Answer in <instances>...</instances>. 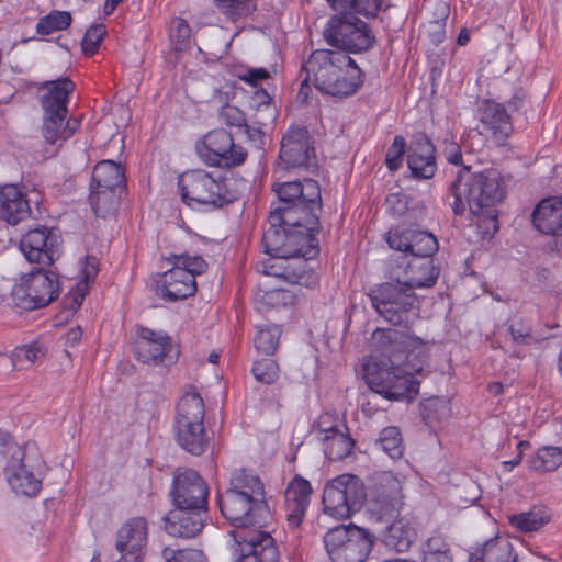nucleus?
<instances>
[{"instance_id":"48","label":"nucleus","mask_w":562,"mask_h":562,"mask_svg":"<svg viewBox=\"0 0 562 562\" xmlns=\"http://www.w3.org/2000/svg\"><path fill=\"white\" fill-rule=\"evenodd\" d=\"M167 261L171 265L184 267L191 273L193 280H195L196 276L207 270V262L201 256H190L188 254L171 255L167 258Z\"/></svg>"},{"instance_id":"35","label":"nucleus","mask_w":562,"mask_h":562,"mask_svg":"<svg viewBox=\"0 0 562 562\" xmlns=\"http://www.w3.org/2000/svg\"><path fill=\"white\" fill-rule=\"evenodd\" d=\"M123 192L121 190L90 187L89 202L94 214L99 217H106L120 204Z\"/></svg>"},{"instance_id":"17","label":"nucleus","mask_w":562,"mask_h":562,"mask_svg":"<svg viewBox=\"0 0 562 562\" xmlns=\"http://www.w3.org/2000/svg\"><path fill=\"white\" fill-rule=\"evenodd\" d=\"M196 153L207 166L226 168L241 165L247 157L244 147L236 145L232 134L224 128L204 135L196 144Z\"/></svg>"},{"instance_id":"26","label":"nucleus","mask_w":562,"mask_h":562,"mask_svg":"<svg viewBox=\"0 0 562 562\" xmlns=\"http://www.w3.org/2000/svg\"><path fill=\"white\" fill-rule=\"evenodd\" d=\"M481 123L484 132L497 146L507 145L513 133V123L504 104L486 100L481 109Z\"/></svg>"},{"instance_id":"2","label":"nucleus","mask_w":562,"mask_h":562,"mask_svg":"<svg viewBox=\"0 0 562 562\" xmlns=\"http://www.w3.org/2000/svg\"><path fill=\"white\" fill-rule=\"evenodd\" d=\"M370 344L382 359L363 368L369 389L390 401H413L419 391V381L414 373L423 371L429 356L428 342L395 328H376Z\"/></svg>"},{"instance_id":"37","label":"nucleus","mask_w":562,"mask_h":562,"mask_svg":"<svg viewBox=\"0 0 562 562\" xmlns=\"http://www.w3.org/2000/svg\"><path fill=\"white\" fill-rule=\"evenodd\" d=\"M419 407L423 422L431 428L447 420L451 412L449 402L445 397L439 396L424 400Z\"/></svg>"},{"instance_id":"45","label":"nucleus","mask_w":562,"mask_h":562,"mask_svg":"<svg viewBox=\"0 0 562 562\" xmlns=\"http://www.w3.org/2000/svg\"><path fill=\"white\" fill-rule=\"evenodd\" d=\"M214 3L223 14L233 21L249 15L256 9L254 0H214Z\"/></svg>"},{"instance_id":"7","label":"nucleus","mask_w":562,"mask_h":562,"mask_svg":"<svg viewBox=\"0 0 562 562\" xmlns=\"http://www.w3.org/2000/svg\"><path fill=\"white\" fill-rule=\"evenodd\" d=\"M272 191L277 202L271 204L270 221L273 223L304 221L311 227H321L322 194L319 183L311 178L274 182Z\"/></svg>"},{"instance_id":"47","label":"nucleus","mask_w":562,"mask_h":562,"mask_svg":"<svg viewBox=\"0 0 562 562\" xmlns=\"http://www.w3.org/2000/svg\"><path fill=\"white\" fill-rule=\"evenodd\" d=\"M164 562H207L202 550L199 549H173L166 547L161 551Z\"/></svg>"},{"instance_id":"60","label":"nucleus","mask_w":562,"mask_h":562,"mask_svg":"<svg viewBox=\"0 0 562 562\" xmlns=\"http://www.w3.org/2000/svg\"><path fill=\"white\" fill-rule=\"evenodd\" d=\"M80 272L81 279L78 282H85L89 288V283L93 282L99 273V259L95 256H86Z\"/></svg>"},{"instance_id":"52","label":"nucleus","mask_w":562,"mask_h":562,"mask_svg":"<svg viewBox=\"0 0 562 562\" xmlns=\"http://www.w3.org/2000/svg\"><path fill=\"white\" fill-rule=\"evenodd\" d=\"M106 35V27L104 24H94L90 26L81 41V48L85 55L92 56L97 53L100 43Z\"/></svg>"},{"instance_id":"24","label":"nucleus","mask_w":562,"mask_h":562,"mask_svg":"<svg viewBox=\"0 0 562 562\" xmlns=\"http://www.w3.org/2000/svg\"><path fill=\"white\" fill-rule=\"evenodd\" d=\"M401 483L392 475H384L375 485L369 502V512L379 520L398 515L402 506Z\"/></svg>"},{"instance_id":"43","label":"nucleus","mask_w":562,"mask_h":562,"mask_svg":"<svg viewBox=\"0 0 562 562\" xmlns=\"http://www.w3.org/2000/svg\"><path fill=\"white\" fill-rule=\"evenodd\" d=\"M281 334L282 329L278 325L259 328L254 340L256 349L266 356H272L278 348Z\"/></svg>"},{"instance_id":"33","label":"nucleus","mask_w":562,"mask_h":562,"mask_svg":"<svg viewBox=\"0 0 562 562\" xmlns=\"http://www.w3.org/2000/svg\"><path fill=\"white\" fill-rule=\"evenodd\" d=\"M90 187L125 191L124 168L113 160L99 161L93 168Z\"/></svg>"},{"instance_id":"56","label":"nucleus","mask_w":562,"mask_h":562,"mask_svg":"<svg viewBox=\"0 0 562 562\" xmlns=\"http://www.w3.org/2000/svg\"><path fill=\"white\" fill-rule=\"evenodd\" d=\"M220 117L228 126H236L241 128L246 126V114L237 106L226 103L220 111Z\"/></svg>"},{"instance_id":"54","label":"nucleus","mask_w":562,"mask_h":562,"mask_svg":"<svg viewBox=\"0 0 562 562\" xmlns=\"http://www.w3.org/2000/svg\"><path fill=\"white\" fill-rule=\"evenodd\" d=\"M442 155L447 162L453 166H467L463 160L462 147L453 135H447L442 142Z\"/></svg>"},{"instance_id":"44","label":"nucleus","mask_w":562,"mask_h":562,"mask_svg":"<svg viewBox=\"0 0 562 562\" xmlns=\"http://www.w3.org/2000/svg\"><path fill=\"white\" fill-rule=\"evenodd\" d=\"M507 331L514 344L522 346L533 345L548 338L535 336L530 324L522 318L513 319L508 325Z\"/></svg>"},{"instance_id":"36","label":"nucleus","mask_w":562,"mask_h":562,"mask_svg":"<svg viewBox=\"0 0 562 562\" xmlns=\"http://www.w3.org/2000/svg\"><path fill=\"white\" fill-rule=\"evenodd\" d=\"M471 562H517V554L508 540L496 538L488 540Z\"/></svg>"},{"instance_id":"19","label":"nucleus","mask_w":562,"mask_h":562,"mask_svg":"<svg viewBox=\"0 0 562 562\" xmlns=\"http://www.w3.org/2000/svg\"><path fill=\"white\" fill-rule=\"evenodd\" d=\"M385 239L390 248L403 252L400 257L414 261L432 258L439 249L437 238L427 231L397 226L387 232Z\"/></svg>"},{"instance_id":"25","label":"nucleus","mask_w":562,"mask_h":562,"mask_svg":"<svg viewBox=\"0 0 562 562\" xmlns=\"http://www.w3.org/2000/svg\"><path fill=\"white\" fill-rule=\"evenodd\" d=\"M209 510L173 507L165 516V530L177 538L192 539L199 536L206 525Z\"/></svg>"},{"instance_id":"31","label":"nucleus","mask_w":562,"mask_h":562,"mask_svg":"<svg viewBox=\"0 0 562 562\" xmlns=\"http://www.w3.org/2000/svg\"><path fill=\"white\" fill-rule=\"evenodd\" d=\"M177 443L192 456L203 454L210 443L204 422L173 425Z\"/></svg>"},{"instance_id":"29","label":"nucleus","mask_w":562,"mask_h":562,"mask_svg":"<svg viewBox=\"0 0 562 562\" xmlns=\"http://www.w3.org/2000/svg\"><path fill=\"white\" fill-rule=\"evenodd\" d=\"M324 417L318 422V429L322 432H325L324 437V452L325 456L330 461H340L345 458L349 457L355 447V440L348 434V427L346 424H342V428L340 429L338 425H333L329 427L325 425Z\"/></svg>"},{"instance_id":"1","label":"nucleus","mask_w":562,"mask_h":562,"mask_svg":"<svg viewBox=\"0 0 562 562\" xmlns=\"http://www.w3.org/2000/svg\"><path fill=\"white\" fill-rule=\"evenodd\" d=\"M217 504L223 517L236 527L232 559L234 562H279L276 540L268 531L260 530L271 519L260 479L245 469L235 470L229 487L217 493Z\"/></svg>"},{"instance_id":"53","label":"nucleus","mask_w":562,"mask_h":562,"mask_svg":"<svg viewBox=\"0 0 562 562\" xmlns=\"http://www.w3.org/2000/svg\"><path fill=\"white\" fill-rule=\"evenodd\" d=\"M88 293V286L85 282H77L76 285L63 299L64 310L74 315L82 305Z\"/></svg>"},{"instance_id":"8","label":"nucleus","mask_w":562,"mask_h":562,"mask_svg":"<svg viewBox=\"0 0 562 562\" xmlns=\"http://www.w3.org/2000/svg\"><path fill=\"white\" fill-rule=\"evenodd\" d=\"M76 89L69 77L41 82L38 102L43 111V135L47 143L70 138L80 127L77 117L69 116L70 95Z\"/></svg>"},{"instance_id":"21","label":"nucleus","mask_w":562,"mask_h":562,"mask_svg":"<svg viewBox=\"0 0 562 562\" xmlns=\"http://www.w3.org/2000/svg\"><path fill=\"white\" fill-rule=\"evenodd\" d=\"M156 295L167 302H177L195 294L196 281L184 267L172 265L170 269L153 279Z\"/></svg>"},{"instance_id":"61","label":"nucleus","mask_w":562,"mask_h":562,"mask_svg":"<svg viewBox=\"0 0 562 562\" xmlns=\"http://www.w3.org/2000/svg\"><path fill=\"white\" fill-rule=\"evenodd\" d=\"M386 201L392 205L393 213L398 216H405L409 205L414 203V200L406 194H391Z\"/></svg>"},{"instance_id":"20","label":"nucleus","mask_w":562,"mask_h":562,"mask_svg":"<svg viewBox=\"0 0 562 562\" xmlns=\"http://www.w3.org/2000/svg\"><path fill=\"white\" fill-rule=\"evenodd\" d=\"M61 238L57 229L37 226L20 239V250L31 263L50 266L60 256Z\"/></svg>"},{"instance_id":"11","label":"nucleus","mask_w":562,"mask_h":562,"mask_svg":"<svg viewBox=\"0 0 562 562\" xmlns=\"http://www.w3.org/2000/svg\"><path fill=\"white\" fill-rule=\"evenodd\" d=\"M367 498L363 481L351 473L329 480L323 490L324 513L336 519H347L359 512Z\"/></svg>"},{"instance_id":"49","label":"nucleus","mask_w":562,"mask_h":562,"mask_svg":"<svg viewBox=\"0 0 562 562\" xmlns=\"http://www.w3.org/2000/svg\"><path fill=\"white\" fill-rule=\"evenodd\" d=\"M297 293L293 290L277 288L267 291L263 295V303L272 308L293 306L296 303Z\"/></svg>"},{"instance_id":"9","label":"nucleus","mask_w":562,"mask_h":562,"mask_svg":"<svg viewBox=\"0 0 562 562\" xmlns=\"http://www.w3.org/2000/svg\"><path fill=\"white\" fill-rule=\"evenodd\" d=\"M8 432L0 431V442L5 447L8 456L4 468L7 481L16 494L33 497L42 487V475L46 464L36 442L29 441L23 446L11 442Z\"/></svg>"},{"instance_id":"14","label":"nucleus","mask_w":562,"mask_h":562,"mask_svg":"<svg viewBox=\"0 0 562 562\" xmlns=\"http://www.w3.org/2000/svg\"><path fill=\"white\" fill-rule=\"evenodd\" d=\"M60 293L59 276L43 268H34L26 278L12 289L16 307L34 311L54 302Z\"/></svg>"},{"instance_id":"27","label":"nucleus","mask_w":562,"mask_h":562,"mask_svg":"<svg viewBox=\"0 0 562 562\" xmlns=\"http://www.w3.org/2000/svg\"><path fill=\"white\" fill-rule=\"evenodd\" d=\"M148 544V522L145 517L126 520L116 532L115 549L132 550L146 555Z\"/></svg>"},{"instance_id":"32","label":"nucleus","mask_w":562,"mask_h":562,"mask_svg":"<svg viewBox=\"0 0 562 562\" xmlns=\"http://www.w3.org/2000/svg\"><path fill=\"white\" fill-rule=\"evenodd\" d=\"M205 416V405L201 394L193 385H188L176 405L173 425L202 423Z\"/></svg>"},{"instance_id":"5","label":"nucleus","mask_w":562,"mask_h":562,"mask_svg":"<svg viewBox=\"0 0 562 562\" xmlns=\"http://www.w3.org/2000/svg\"><path fill=\"white\" fill-rule=\"evenodd\" d=\"M448 192L453 196L450 205L456 215H463L469 209L473 215L485 217L494 231L498 228L496 205L507 193L506 182L498 170L490 168L471 171V166H463L450 183Z\"/></svg>"},{"instance_id":"50","label":"nucleus","mask_w":562,"mask_h":562,"mask_svg":"<svg viewBox=\"0 0 562 562\" xmlns=\"http://www.w3.org/2000/svg\"><path fill=\"white\" fill-rule=\"evenodd\" d=\"M191 35L189 23L182 18H175L170 26V42L176 52H182L187 48Z\"/></svg>"},{"instance_id":"18","label":"nucleus","mask_w":562,"mask_h":562,"mask_svg":"<svg viewBox=\"0 0 562 562\" xmlns=\"http://www.w3.org/2000/svg\"><path fill=\"white\" fill-rule=\"evenodd\" d=\"M169 496L173 507L209 510V485L195 470L178 469Z\"/></svg>"},{"instance_id":"42","label":"nucleus","mask_w":562,"mask_h":562,"mask_svg":"<svg viewBox=\"0 0 562 562\" xmlns=\"http://www.w3.org/2000/svg\"><path fill=\"white\" fill-rule=\"evenodd\" d=\"M71 21L70 12L55 10L38 20L36 32L41 35H48L53 32L64 31L69 27Z\"/></svg>"},{"instance_id":"16","label":"nucleus","mask_w":562,"mask_h":562,"mask_svg":"<svg viewBox=\"0 0 562 562\" xmlns=\"http://www.w3.org/2000/svg\"><path fill=\"white\" fill-rule=\"evenodd\" d=\"M135 336L134 355L143 364L169 368L178 361L179 348L165 330L136 325Z\"/></svg>"},{"instance_id":"4","label":"nucleus","mask_w":562,"mask_h":562,"mask_svg":"<svg viewBox=\"0 0 562 562\" xmlns=\"http://www.w3.org/2000/svg\"><path fill=\"white\" fill-rule=\"evenodd\" d=\"M426 271L425 277L409 274L401 280V274L392 271L396 282H383L370 290L368 296L379 316L397 329L401 334L414 335L415 323L420 318V302L415 294L416 288H430L438 279V271L426 262L420 267Z\"/></svg>"},{"instance_id":"51","label":"nucleus","mask_w":562,"mask_h":562,"mask_svg":"<svg viewBox=\"0 0 562 562\" xmlns=\"http://www.w3.org/2000/svg\"><path fill=\"white\" fill-rule=\"evenodd\" d=\"M407 143L404 136L396 135L385 155V165L390 171H396L403 164L404 155H407Z\"/></svg>"},{"instance_id":"62","label":"nucleus","mask_w":562,"mask_h":562,"mask_svg":"<svg viewBox=\"0 0 562 562\" xmlns=\"http://www.w3.org/2000/svg\"><path fill=\"white\" fill-rule=\"evenodd\" d=\"M269 77H270V74L266 68H249L246 71H244L243 74L238 75V78L241 81H244L255 88L258 86V83L260 81L266 80Z\"/></svg>"},{"instance_id":"57","label":"nucleus","mask_w":562,"mask_h":562,"mask_svg":"<svg viewBox=\"0 0 562 562\" xmlns=\"http://www.w3.org/2000/svg\"><path fill=\"white\" fill-rule=\"evenodd\" d=\"M244 133L246 134L247 140L254 148L258 150H263L266 146V133L263 132V127L260 125H255L254 123H247L246 126L241 127Z\"/></svg>"},{"instance_id":"41","label":"nucleus","mask_w":562,"mask_h":562,"mask_svg":"<svg viewBox=\"0 0 562 562\" xmlns=\"http://www.w3.org/2000/svg\"><path fill=\"white\" fill-rule=\"evenodd\" d=\"M509 525L521 532H532L539 530L547 522L549 517L541 510H530L515 514L508 517Z\"/></svg>"},{"instance_id":"55","label":"nucleus","mask_w":562,"mask_h":562,"mask_svg":"<svg viewBox=\"0 0 562 562\" xmlns=\"http://www.w3.org/2000/svg\"><path fill=\"white\" fill-rule=\"evenodd\" d=\"M397 268H403V280H406L409 274L415 273L419 277H425L426 271L422 269L420 267L424 266V263L429 262L438 272L439 270L432 265V259H420V261H414L413 259H407V257H398L396 260Z\"/></svg>"},{"instance_id":"64","label":"nucleus","mask_w":562,"mask_h":562,"mask_svg":"<svg viewBox=\"0 0 562 562\" xmlns=\"http://www.w3.org/2000/svg\"><path fill=\"white\" fill-rule=\"evenodd\" d=\"M338 14L352 15L356 0H326Z\"/></svg>"},{"instance_id":"59","label":"nucleus","mask_w":562,"mask_h":562,"mask_svg":"<svg viewBox=\"0 0 562 562\" xmlns=\"http://www.w3.org/2000/svg\"><path fill=\"white\" fill-rule=\"evenodd\" d=\"M383 0H356L352 15L361 14L368 19L375 18L382 8Z\"/></svg>"},{"instance_id":"30","label":"nucleus","mask_w":562,"mask_h":562,"mask_svg":"<svg viewBox=\"0 0 562 562\" xmlns=\"http://www.w3.org/2000/svg\"><path fill=\"white\" fill-rule=\"evenodd\" d=\"M29 202L14 184L0 186V217L10 225H16L30 215Z\"/></svg>"},{"instance_id":"46","label":"nucleus","mask_w":562,"mask_h":562,"mask_svg":"<svg viewBox=\"0 0 562 562\" xmlns=\"http://www.w3.org/2000/svg\"><path fill=\"white\" fill-rule=\"evenodd\" d=\"M251 372L254 378L262 384H273L279 379V364L271 358L254 361Z\"/></svg>"},{"instance_id":"12","label":"nucleus","mask_w":562,"mask_h":562,"mask_svg":"<svg viewBox=\"0 0 562 562\" xmlns=\"http://www.w3.org/2000/svg\"><path fill=\"white\" fill-rule=\"evenodd\" d=\"M323 35L328 45L347 55L368 52L376 42L370 25L356 15H333Z\"/></svg>"},{"instance_id":"22","label":"nucleus","mask_w":562,"mask_h":562,"mask_svg":"<svg viewBox=\"0 0 562 562\" xmlns=\"http://www.w3.org/2000/svg\"><path fill=\"white\" fill-rule=\"evenodd\" d=\"M436 146L425 132L412 135L406 162L414 179L429 180L437 171Z\"/></svg>"},{"instance_id":"38","label":"nucleus","mask_w":562,"mask_h":562,"mask_svg":"<svg viewBox=\"0 0 562 562\" xmlns=\"http://www.w3.org/2000/svg\"><path fill=\"white\" fill-rule=\"evenodd\" d=\"M375 446L392 460L401 459L405 450L402 432L396 426L383 428L375 440Z\"/></svg>"},{"instance_id":"15","label":"nucleus","mask_w":562,"mask_h":562,"mask_svg":"<svg viewBox=\"0 0 562 562\" xmlns=\"http://www.w3.org/2000/svg\"><path fill=\"white\" fill-rule=\"evenodd\" d=\"M279 165L282 169H303L314 172L317 156L313 137L305 125H290L280 142Z\"/></svg>"},{"instance_id":"6","label":"nucleus","mask_w":562,"mask_h":562,"mask_svg":"<svg viewBox=\"0 0 562 562\" xmlns=\"http://www.w3.org/2000/svg\"><path fill=\"white\" fill-rule=\"evenodd\" d=\"M308 78L314 87L337 98H348L363 86L366 74L349 55L331 50H314L306 65Z\"/></svg>"},{"instance_id":"28","label":"nucleus","mask_w":562,"mask_h":562,"mask_svg":"<svg viewBox=\"0 0 562 562\" xmlns=\"http://www.w3.org/2000/svg\"><path fill=\"white\" fill-rule=\"evenodd\" d=\"M532 224L544 235L562 236V199L541 200L532 212Z\"/></svg>"},{"instance_id":"39","label":"nucleus","mask_w":562,"mask_h":562,"mask_svg":"<svg viewBox=\"0 0 562 562\" xmlns=\"http://www.w3.org/2000/svg\"><path fill=\"white\" fill-rule=\"evenodd\" d=\"M560 465H562V447H542L529 460V467L540 472H551Z\"/></svg>"},{"instance_id":"34","label":"nucleus","mask_w":562,"mask_h":562,"mask_svg":"<svg viewBox=\"0 0 562 562\" xmlns=\"http://www.w3.org/2000/svg\"><path fill=\"white\" fill-rule=\"evenodd\" d=\"M415 538V529L408 522L400 519L386 527L382 542L387 549L402 553L409 550Z\"/></svg>"},{"instance_id":"3","label":"nucleus","mask_w":562,"mask_h":562,"mask_svg":"<svg viewBox=\"0 0 562 562\" xmlns=\"http://www.w3.org/2000/svg\"><path fill=\"white\" fill-rule=\"evenodd\" d=\"M268 223L261 243L270 258L257 265L258 271L293 285L315 288L319 279L308 261L319 255L315 233L321 227H311L304 221L293 224L282 221L278 224L270 221V215Z\"/></svg>"},{"instance_id":"13","label":"nucleus","mask_w":562,"mask_h":562,"mask_svg":"<svg viewBox=\"0 0 562 562\" xmlns=\"http://www.w3.org/2000/svg\"><path fill=\"white\" fill-rule=\"evenodd\" d=\"M374 540L370 530L353 524L334 527L324 536L325 549L333 562H364Z\"/></svg>"},{"instance_id":"40","label":"nucleus","mask_w":562,"mask_h":562,"mask_svg":"<svg viewBox=\"0 0 562 562\" xmlns=\"http://www.w3.org/2000/svg\"><path fill=\"white\" fill-rule=\"evenodd\" d=\"M424 562H453L449 543L442 535H432L424 547Z\"/></svg>"},{"instance_id":"10","label":"nucleus","mask_w":562,"mask_h":562,"mask_svg":"<svg viewBox=\"0 0 562 562\" xmlns=\"http://www.w3.org/2000/svg\"><path fill=\"white\" fill-rule=\"evenodd\" d=\"M232 179L204 169L187 170L178 177L181 201L191 209L220 210L238 200Z\"/></svg>"},{"instance_id":"58","label":"nucleus","mask_w":562,"mask_h":562,"mask_svg":"<svg viewBox=\"0 0 562 562\" xmlns=\"http://www.w3.org/2000/svg\"><path fill=\"white\" fill-rule=\"evenodd\" d=\"M255 110L250 117V122L262 127L272 124L277 119V110L274 105H266L263 108H252Z\"/></svg>"},{"instance_id":"63","label":"nucleus","mask_w":562,"mask_h":562,"mask_svg":"<svg viewBox=\"0 0 562 562\" xmlns=\"http://www.w3.org/2000/svg\"><path fill=\"white\" fill-rule=\"evenodd\" d=\"M44 351L38 345H25L18 347L14 350V357L16 360L25 359L30 362H34L40 356H43Z\"/></svg>"},{"instance_id":"23","label":"nucleus","mask_w":562,"mask_h":562,"mask_svg":"<svg viewBox=\"0 0 562 562\" xmlns=\"http://www.w3.org/2000/svg\"><path fill=\"white\" fill-rule=\"evenodd\" d=\"M313 487L306 479L296 474L284 492V516L290 529L299 528L311 504Z\"/></svg>"}]
</instances>
